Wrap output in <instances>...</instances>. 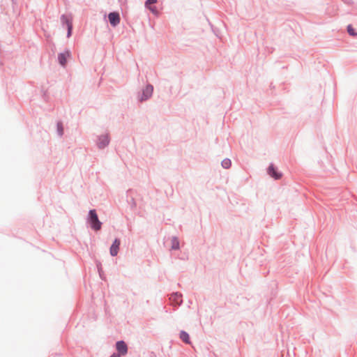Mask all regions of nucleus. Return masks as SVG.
Returning a JSON list of instances; mask_svg holds the SVG:
<instances>
[{"label":"nucleus","mask_w":357,"mask_h":357,"mask_svg":"<svg viewBox=\"0 0 357 357\" xmlns=\"http://www.w3.org/2000/svg\"><path fill=\"white\" fill-rule=\"evenodd\" d=\"M57 130L59 135H62L63 133V128L61 123H58L57 124Z\"/></svg>","instance_id":"2eb2a0df"},{"label":"nucleus","mask_w":357,"mask_h":357,"mask_svg":"<svg viewBox=\"0 0 357 357\" xmlns=\"http://www.w3.org/2000/svg\"><path fill=\"white\" fill-rule=\"evenodd\" d=\"M169 300L172 305H178L182 303V296L178 293L172 294Z\"/></svg>","instance_id":"423d86ee"},{"label":"nucleus","mask_w":357,"mask_h":357,"mask_svg":"<svg viewBox=\"0 0 357 357\" xmlns=\"http://www.w3.org/2000/svg\"><path fill=\"white\" fill-rule=\"evenodd\" d=\"M231 162L229 159L226 158L222 161V166L225 169L229 168L231 167Z\"/></svg>","instance_id":"ddd939ff"},{"label":"nucleus","mask_w":357,"mask_h":357,"mask_svg":"<svg viewBox=\"0 0 357 357\" xmlns=\"http://www.w3.org/2000/svg\"><path fill=\"white\" fill-rule=\"evenodd\" d=\"M109 144V137L107 135H102L98 140V145L99 148H104Z\"/></svg>","instance_id":"1a4fd4ad"},{"label":"nucleus","mask_w":357,"mask_h":357,"mask_svg":"<svg viewBox=\"0 0 357 357\" xmlns=\"http://www.w3.org/2000/svg\"><path fill=\"white\" fill-rule=\"evenodd\" d=\"M172 248L174 250H177L179 248L178 240L175 237L172 239Z\"/></svg>","instance_id":"f8f14e48"},{"label":"nucleus","mask_w":357,"mask_h":357,"mask_svg":"<svg viewBox=\"0 0 357 357\" xmlns=\"http://www.w3.org/2000/svg\"><path fill=\"white\" fill-rule=\"evenodd\" d=\"M70 56V52L68 50L66 51L63 53L59 54L58 56V59H59V63L61 66H64L66 63L67 59L69 58Z\"/></svg>","instance_id":"39448f33"},{"label":"nucleus","mask_w":357,"mask_h":357,"mask_svg":"<svg viewBox=\"0 0 357 357\" xmlns=\"http://www.w3.org/2000/svg\"><path fill=\"white\" fill-rule=\"evenodd\" d=\"M268 174L270 176H271L275 179H279L282 176V174L280 173L277 172L273 165H271L268 167Z\"/></svg>","instance_id":"9d476101"},{"label":"nucleus","mask_w":357,"mask_h":357,"mask_svg":"<svg viewBox=\"0 0 357 357\" xmlns=\"http://www.w3.org/2000/svg\"><path fill=\"white\" fill-rule=\"evenodd\" d=\"M147 8H148L150 10V11H151V13H153V14H155V15H158V10H157V8H156V7H155V6H147Z\"/></svg>","instance_id":"dca6fc26"},{"label":"nucleus","mask_w":357,"mask_h":357,"mask_svg":"<svg viewBox=\"0 0 357 357\" xmlns=\"http://www.w3.org/2000/svg\"><path fill=\"white\" fill-rule=\"evenodd\" d=\"M110 357H120V356L118 354H114Z\"/></svg>","instance_id":"a211bd4d"},{"label":"nucleus","mask_w":357,"mask_h":357,"mask_svg":"<svg viewBox=\"0 0 357 357\" xmlns=\"http://www.w3.org/2000/svg\"><path fill=\"white\" fill-rule=\"evenodd\" d=\"M89 222L92 229L98 231L101 228L102 223L99 221L97 213L95 210L89 211Z\"/></svg>","instance_id":"f257e3e1"},{"label":"nucleus","mask_w":357,"mask_h":357,"mask_svg":"<svg viewBox=\"0 0 357 357\" xmlns=\"http://www.w3.org/2000/svg\"><path fill=\"white\" fill-rule=\"evenodd\" d=\"M180 337L181 339L185 343H190V341H189V335L185 332V331H181V334H180Z\"/></svg>","instance_id":"9b49d317"},{"label":"nucleus","mask_w":357,"mask_h":357,"mask_svg":"<svg viewBox=\"0 0 357 357\" xmlns=\"http://www.w3.org/2000/svg\"><path fill=\"white\" fill-rule=\"evenodd\" d=\"M153 87L151 85H148L143 91L141 101L145 100L150 98L153 93Z\"/></svg>","instance_id":"20e7f679"},{"label":"nucleus","mask_w":357,"mask_h":357,"mask_svg":"<svg viewBox=\"0 0 357 357\" xmlns=\"http://www.w3.org/2000/svg\"><path fill=\"white\" fill-rule=\"evenodd\" d=\"M109 21L111 25L116 26L120 22V16L118 13H110L108 15Z\"/></svg>","instance_id":"f03ea898"},{"label":"nucleus","mask_w":357,"mask_h":357,"mask_svg":"<svg viewBox=\"0 0 357 357\" xmlns=\"http://www.w3.org/2000/svg\"><path fill=\"white\" fill-rule=\"evenodd\" d=\"M61 20L63 22L66 23L68 26V37L71 35V31L73 29V24L71 21L68 19V17L66 15H63L61 17Z\"/></svg>","instance_id":"6e6552de"},{"label":"nucleus","mask_w":357,"mask_h":357,"mask_svg":"<svg viewBox=\"0 0 357 357\" xmlns=\"http://www.w3.org/2000/svg\"><path fill=\"white\" fill-rule=\"evenodd\" d=\"M157 2V0H146V6H150L151 4L155 3Z\"/></svg>","instance_id":"f3484780"},{"label":"nucleus","mask_w":357,"mask_h":357,"mask_svg":"<svg viewBox=\"0 0 357 357\" xmlns=\"http://www.w3.org/2000/svg\"><path fill=\"white\" fill-rule=\"evenodd\" d=\"M119 245L120 241L119 239H115L110 248V255L112 256H116L118 254Z\"/></svg>","instance_id":"0eeeda50"},{"label":"nucleus","mask_w":357,"mask_h":357,"mask_svg":"<svg viewBox=\"0 0 357 357\" xmlns=\"http://www.w3.org/2000/svg\"><path fill=\"white\" fill-rule=\"evenodd\" d=\"M347 31L350 36H357V33L355 31L354 29L352 27L351 25H349L347 26Z\"/></svg>","instance_id":"4468645a"},{"label":"nucleus","mask_w":357,"mask_h":357,"mask_svg":"<svg viewBox=\"0 0 357 357\" xmlns=\"http://www.w3.org/2000/svg\"><path fill=\"white\" fill-rule=\"evenodd\" d=\"M116 350L120 355H126L128 352V347L126 344L123 341H119L116 344Z\"/></svg>","instance_id":"7ed1b4c3"}]
</instances>
